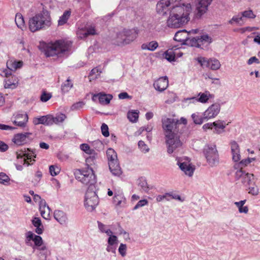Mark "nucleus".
Segmentation results:
<instances>
[{
    "mask_svg": "<svg viewBox=\"0 0 260 260\" xmlns=\"http://www.w3.org/2000/svg\"><path fill=\"white\" fill-rule=\"evenodd\" d=\"M172 8L167 20L169 27L178 28L186 24L189 20V15L191 8L189 4L185 5L181 0H172Z\"/></svg>",
    "mask_w": 260,
    "mask_h": 260,
    "instance_id": "f257e3e1",
    "label": "nucleus"
},
{
    "mask_svg": "<svg viewBox=\"0 0 260 260\" xmlns=\"http://www.w3.org/2000/svg\"><path fill=\"white\" fill-rule=\"evenodd\" d=\"M51 25V18L50 13L43 9L36 14L29 21V28L31 31L35 32L41 29L48 27Z\"/></svg>",
    "mask_w": 260,
    "mask_h": 260,
    "instance_id": "f03ea898",
    "label": "nucleus"
},
{
    "mask_svg": "<svg viewBox=\"0 0 260 260\" xmlns=\"http://www.w3.org/2000/svg\"><path fill=\"white\" fill-rule=\"evenodd\" d=\"M72 44V42L69 41L58 40L54 43H44L43 46L45 55L47 56H52L69 51Z\"/></svg>",
    "mask_w": 260,
    "mask_h": 260,
    "instance_id": "7ed1b4c3",
    "label": "nucleus"
},
{
    "mask_svg": "<svg viewBox=\"0 0 260 260\" xmlns=\"http://www.w3.org/2000/svg\"><path fill=\"white\" fill-rule=\"evenodd\" d=\"M75 175L78 180L85 185H92L95 182V176L92 169L89 167L84 169L77 170Z\"/></svg>",
    "mask_w": 260,
    "mask_h": 260,
    "instance_id": "20e7f679",
    "label": "nucleus"
},
{
    "mask_svg": "<svg viewBox=\"0 0 260 260\" xmlns=\"http://www.w3.org/2000/svg\"><path fill=\"white\" fill-rule=\"evenodd\" d=\"M162 125L166 137L177 134L179 132V122L175 119L164 118L162 119Z\"/></svg>",
    "mask_w": 260,
    "mask_h": 260,
    "instance_id": "39448f33",
    "label": "nucleus"
},
{
    "mask_svg": "<svg viewBox=\"0 0 260 260\" xmlns=\"http://www.w3.org/2000/svg\"><path fill=\"white\" fill-rule=\"evenodd\" d=\"M27 239L28 241H34L35 246H37L38 250L40 251L39 253L40 258H41V256L43 257L41 260H46L47 255H49L50 252L46 246L43 244L42 238L29 232L27 233Z\"/></svg>",
    "mask_w": 260,
    "mask_h": 260,
    "instance_id": "423d86ee",
    "label": "nucleus"
},
{
    "mask_svg": "<svg viewBox=\"0 0 260 260\" xmlns=\"http://www.w3.org/2000/svg\"><path fill=\"white\" fill-rule=\"evenodd\" d=\"M99 204V199L95 192L88 189L85 194L84 205L87 210L93 211Z\"/></svg>",
    "mask_w": 260,
    "mask_h": 260,
    "instance_id": "0eeeda50",
    "label": "nucleus"
},
{
    "mask_svg": "<svg viewBox=\"0 0 260 260\" xmlns=\"http://www.w3.org/2000/svg\"><path fill=\"white\" fill-rule=\"evenodd\" d=\"M203 152L207 161L210 165H214L218 161V154L215 145L206 146Z\"/></svg>",
    "mask_w": 260,
    "mask_h": 260,
    "instance_id": "6e6552de",
    "label": "nucleus"
},
{
    "mask_svg": "<svg viewBox=\"0 0 260 260\" xmlns=\"http://www.w3.org/2000/svg\"><path fill=\"white\" fill-rule=\"evenodd\" d=\"M212 42V38L209 36L205 35L202 36L200 38H193L189 40V44L193 47L203 49L207 47Z\"/></svg>",
    "mask_w": 260,
    "mask_h": 260,
    "instance_id": "1a4fd4ad",
    "label": "nucleus"
},
{
    "mask_svg": "<svg viewBox=\"0 0 260 260\" xmlns=\"http://www.w3.org/2000/svg\"><path fill=\"white\" fill-rule=\"evenodd\" d=\"M166 143L168 145V152L172 153L177 148L182 146V143L177 134L173 135L170 137H166Z\"/></svg>",
    "mask_w": 260,
    "mask_h": 260,
    "instance_id": "9d476101",
    "label": "nucleus"
},
{
    "mask_svg": "<svg viewBox=\"0 0 260 260\" xmlns=\"http://www.w3.org/2000/svg\"><path fill=\"white\" fill-rule=\"evenodd\" d=\"M197 60L203 67H207L212 70H217L220 67L219 61L216 59H208L203 57H199Z\"/></svg>",
    "mask_w": 260,
    "mask_h": 260,
    "instance_id": "9b49d317",
    "label": "nucleus"
},
{
    "mask_svg": "<svg viewBox=\"0 0 260 260\" xmlns=\"http://www.w3.org/2000/svg\"><path fill=\"white\" fill-rule=\"evenodd\" d=\"M16 156L17 158H24V164L28 166L32 164V161H34V157H36V155L32 151H30L29 149L26 150H20L16 152Z\"/></svg>",
    "mask_w": 260,
    "mask_h": 260,
    "instance_id": "f8f14e48",
    "label": "nucleus"
},
{
    "mask_svg": "<svg viewBox=\"0 0 260 260\" xmlns=\"http://www.w3.org/2000/svg\"><path fill=\"white\" fill-rule=\"evenodd\" d=\"M31 136L32 133L28 132L18 133L14 136L12 141L16 145H23L26 144L30 140V137Z\"/></svg>",
    "mask_w": 260,
    "mask_h": 260,
    "instance_id": "ddd939ff",
    "label": "nucleus"
},
{
    "mask_svg": "<svg viewBox=\"0 0 260 260\" xmlns=\"http://www.w3.org/2000/svg\"><path fill=\"white\" fill-rule=\"evenodd\" d=\"M183 53L177 48H172L167 50L162 55L164 58L169 61L175 60L176 58L182 56Z\"/></svg>",
    "mask_w": 260,
    "mask_h": 260,
    "instance_id": "4468645a",
    "label": "nucleus"
},
{
    "mask_svg": "<svg viewBox=\"0 0 260 260\" xmlns=\"http://www.w3.org/2000/svg\"><path fill=\"white\" fill-rule=\"evenodd\" d=\"M220 106L218 104H214L210 106L204 112V118L208 120L216 116L219 113Z\"/></svg>",
    "mask_w": 260,
    "mask_h": 260,
    "instance_id": "2eb2a0df",
    "label": "nucleus"
},
{
    "mask_svg": "<svg viewBox=\"0 0 260 260\" xmlns=\"http://www.w3.org/2000/svg\"><path fill=\"white\" fill-rule=\"evenodd\" d=\"M236 176L242 178V182L246 186H250L254 183L253 175L252 174L245 173L242 169L237 171Z\"/></svg>",
    "mask_w": 260,
    "mask_h": 260,
    "instance_id": "dca6fc26",
    "label": "nucleus"
},
{
    "mask_svg": "<svg viewBox=\"0 0 260 260\" xmlns=\"http://www.w3.org/2000/svg\"><path fill=\"white\" fill-rule=\"evenodd\" d=\"M172 0H160L158 2L156 5V11L160 15H164L166 14L168 10V7L170 9L172 8Z\"/></svg>",
    "mask_w": 260,
    "mask_h": 260,
    "instance_id": "f3484780",
    "label": "nucleus"
},
{
    "mask_svg": "<svg viewBox=\"0 0 260 260\" xmlns=\"http://www.w3.org/2000/svg\"><path fill=\"white\" fill-rule=\"evenodd\" d=\"M112 98L113 96L111 94H107L103 92H100L93 94L92 100L94 102H96L98 100L99 103L104 105L108 104Z\"/></svg>",
    "mask_w": 260,
    "mask_h": 260,
    "instance_id": "a211bd4d",
    "label": "nucleus"
},
{
    "mask_svg": "<svg viewBox=\"0 0 260 260\" xmlns=\"http://www.w3.org/2000/svg\"><path fill=\"white\" fill-rule=\"evenodd\" d=\"M168 85L169 80L167 77H160L155 81L153 83L154 88L159 92L164 91L167 89Z\"/></svg>",
    "mask_w": 260,
    "mask_h": 260,
    "instance_id": "6ab92c4d",
    "label": "nucleus"
},
{
    "mask_svg": "<svg viewBox=\"0 0 260 260\" xmlns=\"http://www.w3.org/2000/svg\"><path fill=\"white\" fill-rule=\"evenodd\" d=\"M53 116L51 115L41 116L40 117H35L33 119V123L35 125L42 124L49 125L53 124Z\"/></svg>",
    "mask_w": 260,
    "mask_h": 260,
    "instance_id": "aec40b11",
    "label": "nucleus"
},
{
    "mask_svg": "<svg viewBox=\"0 0 260 260\" xmlns=\"http://www.w3.org/2000/svg\"><path fill=\"white\" fill-rule=\"evenodd\" d=\"M28 117L26 114H18L15 117L13 123L16 126L24 127L28 121Z\"/></svg>",
    "mask_w": 260,
    "mask_h": 260,
    "instance_id": "412c9836",
    "label": "nucleus"
},
{
    "mask_svg": "<svg viewBox=\"0 0 260 260\" xmlns=\"http://www.w3.org/2000/svg\"><path fill=\"white\" fill-rule=\"evenodd\" d=\"M122 32L126 36V39L124 40V42L129 43V44L134 41L138 35V30L135 28L131 29H124Z\"/></svg>",
    "mask_w": 260,
    "mask_h": 260,
    "instance_id": "4be33fe9",
    "label": "nucleus"
},
{
    "mask_svg": "<svg viewBox=\"0 0 260 260\" xmlns=\"http://www.w3.org/2000/svg\"><path fill=\"white\" fill-rule=\"evenodd\" d=\"M19 84V79L15 75H13L8 79H5L4 87L5 88L15 89Z\"/></svg>",
    "mask_w": 260,
    "mask_h": 260,
    "instance_id": "5701e85b",
    "label": "nucleus"
},
{
    "mask_svg": "<svg viewBox=\"0 0 260 260\" xmlns=\"http://www.w3.org/2000/svg\"><path fill=\"white\" fill-rule=\"evenodd\" d=\"M231 151L233 155V159L237 162L240 159V148L238 143L235 141L230 143Z\"/></svg>",
    "mask_w": 260,
    "mask_h": 260,
    "instance_id": "b1692460",
    "label": "nucleus"
},
{
    "mask_svg": "<svg viewBox=\"0 0 260 260\" xmlns=\"http://www.w3.org/2000/svg\"><path fill=\"white\" fill-rule=\"evenodd\" d=\"M40 211L41 216L45 219L49 220L50 218L51 210L49 206L46 205L45 201L41 202Z\"/></svg>",
    "mask_w": 260,
    "mask_h": 260,
    "instance_id": "393cba45",
    "label": "nucleus"
},
{
    "mask_svg": "<svg viewBox=\"0 0 260 260\" xmlns=\"http://www.w3.org/2000/svg\"><path fill=\"white\" fill-rule=\"evenodd\" d=\"M109 169L113 175L119 176L122 174V170L120 167L118 160L111 161L108 164Z\"/></svg>",
    "mask_w": 260,
    "mask_h": 260,
    "instance_id": "a878e982",
    "label": "nucleus"
},
{
    "mask_svg": "<svg viewBox=\"0 0 260 260\" xmlns=\"http://www.w3.org/2000/svg\"><path fill=\"white\" fill-rule=\"evenodd\" d=\"M179 167L185 174L189 176H192L194 170V168L190 164L189 161L179 162Z\"/></svg>",
    "mask_w": 260,
    "mask_h": 260,
    "instance_id": "bb28decb",
    "label": "nucleus"
},
{
    "mask_svg": "<svg viewBox=\"0 0 260 260\" xmlns=\"http://www.w3.org/2000/svg\"><path fill=\"white\" fill-rule=\"evenodd\" d=\"M214 95L211 94L209 91H205L204 92H200L198 94V97L196 99L197 102L205 104L208 102V101L213 99Z\"/></svg>",
    "mask_w": 260,
    "mask_h": 260,
    "instance_id": "cd10ccee",
    "label": "nucleus"
},
{
    "mask_svg": "<svg viewBox=\"0 0 260 260\" xmlns=\"http://www.w3.org/2000/svg\"><path fill=\"white\" fill-rule=\"evenodd\" d=\"M174 40L179 42H184L188 40V34L185 30L178 31L175 35Z\"/></svg>",
    "mask_w": 260,
    "mask_h": 260,
    "instance_id": "c85d7f7f",
    "label": "nucleus"
},
{
    "mask_svg": "<svg viewBox=\"0 0 260 260\" xmlns=\"http://www.w3.org/2000/svg\"><path fill=\"white\" fill-rule=\"evenodd\" d=\"M23 62L22 61H16L14 60H9L7 62V68L10 70L16 71L17 69L22 67Z\"/></svg>",
    "mask_w": 260,
    "mask_h": 260,
    "instance_id": "c756f323",
    "label": "nucleus"
},
{
    "mask_svg": "<svg viewBox=\"0 0 260 260\" xmlns=\"http://www.w3.org/2000/svg\"><path fill=\"white\" fill-rule=\"evenodd\" d=\"M212 1V0H200L197 7L198 12L201 14L204 13L206 12L208 6L211 4Z\"/></svg>",
    "mask_w": 260,
    "mask_h": 260,
    "instance_id": "7c9ffc66",
    "label": "nucleus"
},
{
    "mask_svg": "<svg viewBox=\"0 0 260 260\" xmlns=\"http://www.w3.org/2000/svg\"><path fill=\"white\" fill-rule=\"evenodd\" d=\"M158 47V44L156 41H152L149 42L145 43L141 45L142 50H148L153 51Z\"/></svg>",
    "mask_w": 260,
    "mask_h": 260,
    "instance_id": "2f4dec72",
    "label": "nucleus"
},
{
    "mask_svg": "<svg viewBox=\"0 0 260 260\" xmlns=\"http://www.w3.org/2000/svg\"><path fill=\"white\" fill-rule=\"evenodd\" d=\"M54 218L60 224H64L67 220V217L65 213L60 210H56L54 213Z\"/></svg>",
    "mask_w": 260,
    "mask_h": 260,
    "instance_id": "473e14b6",
    "label": "nucleus"
},
{
    "mask_svg": "<svg viewBox=\"0 0 260 260\" xmlns=\"http://www.w3.org/2000/svg\"><path fill=\"white\" fill-rule=\"evenodd\" d=\"M32 222L34 226L36 228V232L38 234H41L43 232V225H42L41 219L38 217H35Z\"/></svg>",
    "mask_w": 260,
    "mask_h": 260,
    "instance_id": "72a5a7b5",
    "label": "nucleus"
},
{
    "mask_svg": "<svg viewBox=\"0 0 260 260\" xmlns=\"http://www.w3.org/2000/svg\"><path fill=\"white\" fill-rule=\"evenodd\" d=\"M106 154L108 164L111 161L114 162L118 160L117 153L114 149L112 148L108 149Z\"/></svg>",
    "mask_w": 260,
    "mask_h": 260,
    "instance_id": "f704fd0d",
    "label": "nucleus"
},
{
    "mask_svg": "<svg viewBox=\"0 0 260 260\" xmlns=\"http://www.w3.org/2000/svg\"><path fill=\"white\" fill-rule=\"evenodd\" d=\"M139 112L138 110H132L128 112L127 117L132 122H136L139 118Z\"/></svg>",
    "mask_w": 260,
    "mask_h": 260,
    "instance_id": "c9c22d12",
    "label": "nucleus"
},
{
    "mask_svg": "<svg viewBox=\"0 0 260 260\" xmlns=\"http://www.w3.org/2000/svg\"><path fill=\"white\" fill-rule=\"evenodd\" d=\"M125 39H126V36L122 31L117 34V37L115 39V43L117 45H124L129 44V43L124 42V40Z\"/></svg>",
    "mask_w": 260,
    "mask_h": 260,
    "instance_id": "e433bc0d",
    "label": "nucleus"
},
{
    "mask_svg": "<svg viewBox=\"0 0 260 260\" xmlns=\"http://www.w3.org/2000/svg\"><path fill=\"white\" fill-rule=\"evenodd\" d=\"M15 23L18 27L23 29L25 26V22L21 14L17 13L15 16Z\"/></svg>",
    "mask_w": 260,
    "mask_h": 260,
    "instance_id": "4c0bfd02",
    "label": "nucleus"
},
{
    "mask_svg": "<svg viewBox=\"0 0 260 260\" xmlns=\"http://www.w3.org/2000/svg\"><path fill=\"white\" fill-rule=\"evenodd\" d=\"M71 13L70 11H66L63 15L59 18L58 21V25H62L66 23L71 15Z\"/></svg>",
    "mask_w": 260,
    "mask_h": 260,
    "instance_id": "58836bf2",
    "label": "nucleus"
},
{
    "mask_svg": "<svg viewBox=\"0 0 260 260\" xmlns=\"http://www.w3.org/2000/svg\"><path fill=\"white\" fill-rule=\"evenodd\" d=\"M191 117L193 122L197 124H201L204 120H206L205 118H204V113L203 116L199 115L198 113H194L192 114Z\"/></svg>",
    "mask_w": 260,
    "mask_h": 260,
    "instance_id": "ea45409f",
    "label": "nucleus"
},
{
    "mask_svg": "<svg viewBox=\"0 0 260 260\" xmlns=\"http://www.w3.org/2000/svg\"><path fill=\"white\" fill-rule=\"evenodd\" d=\"M169 197L172 198V199H178L179 200H181L180 197L178 195L172 196L171 194H170L169 193H166L165 195H164V196H160V195L156 197V201L157 202H160L164 199H166L167 200H169Z\"/></svg>",
    "mask_w": 260,
    "mask_h": 260,
    "instance_id": "a19ab883",
    "label": "nucleus"
},
{
    "mask_svg": "<svg viewBox=\"0 0 260 260\" xmlns=\"http://www.w3.org/2000/svg\"><path fill=\"white\" fill-rule=\"evenodd\" d=\"M213 124H214L215 129L217 131H218L219 129L223 130L225 127V122L224 121L219 120L213 122ZM217 133L219 132H217Z\"/></svg>",
    "mask_w": 260,
    "mask_h": 260,
    "instance_id": "79ce46f5",
    "label": "nucleus"
},
{
    "mask_svg": "<svg viewBox=\"0 0 260 260\" xmlns=\"http://www.w3.org/2000/svg\"><path fill=\"white\" fill-rule=\"evenodd\" d=\"M73 86L71 81L68 79L61 86V90L63 92H68Z\"/></svg>",
    "mask_w": 260,
    "mask_h": 260,
    "instance_id": "37998d69",
    "label": "nucleus"
},
{
    "mask_svg": "<svg viewBox=\"0 0 260 260\" xmlns=\"http://www.w3.org/2000/svg\"><path fill=\"white\" fill-rule=\"evenodd\" d=\"M80 149L88 154H94L95 151L90 148V146L87 144H82L80 145Z\"/></svg>",
    "mask_w": 260,
    "mask_h": 260,
    "instance_id": "c03bdc74",
    "label": "nucleus"
},
{
    "mask_svg": "<svg viewBox=\"0 0 260 260\" xmlns=\"http://www.w3.org/2000/svg\"><path fill=\"white\" fill-rule=\"evenodd\" d=\"M49 171L52 176H55L60 173V168L57 165H52L49 167Z\"/></svg>",
    "mask_w": 260,
    "mask_h": 260,
    "instance_id": "a18cd8bd",
    "label": "nucleus"
},
{
    "mask_svg": "<svg viewBox=\"0 0 260 260\" xmlns=\"http://www.w3.org/2000/svg\"><path fill=\"white\" fill-rule=\"evenodd\" d=\"M66 115L60 113L56 116V117H53V123H58L59 122H62L66 118Z\"/></svg>",
    "mask_w": 260,
    "mask_h": 260,
    "instance_id": "49530a36",
    "label": "nucleus"
},
{
    "mask_svg": "<svg viewBox=\"0 0 260 260\" xmlns=\"http://www.w3.org/2000/svg\"><path fill=\"white\" fill-rule=\"evenodd\" d=\"M9 69H3L0 70V75L2 76L5 77L6 79L10 78L12 76L11 71Z\"/></svg>",
    "mask_w": 260,
    "mask_h": 260,
    "instance_id": "de8ad7c7",
    "label": "nucleus"
},
{
    "mask_svg": "<svg viewBox=\"0 0 260 260\" xmlns=\"http://www.w3.org/2000/svg\"><path fill=\"white\" fill-rule=\"evenodd\" d=\"M10 178L5 173H0V183L7 184L9 183Z\"/></svg>",
    "mask_w": 260,
    "mask_h": 260,
    "instance_id": "09e8293b",
    "label": "nucleus"
},
{
    "mask_svg": "<svg viewBox=\"0 0 260 260\" xmlns=\"http://www.w3.org/2000/svg\"><path fill=\"white\" fill-rule=\"evenodd\" d=\"M90 156L86 159V162L89 165H92L94 164V160L97 156L98 154L94 152V154H89Z\"/></svg>",
    "mask_w": 260,
    "mask_h": 260,
    "instance_id": "8fccbe9b",
    "label": "nucleus"
},
{
    "mask_svg": "<svg viewBox=\"0 0 260 260\" xmlns=\"http://www.w3.org/2000/svg\"><path fill=\"white\" fill-rule=\"evenodd\" d=\"M77 35L78 37L81 39H85L88 37L85 29H81L78 30L77 32Z\"/></svg>",
    "mask_w": 260,
    "mask_h": 260,
    "instance_id": "3c124183",
    "label": "nucleus"
},
{
    "mask_svg": "<svg viewBox=\"0 0 260 260\" xmlns=\"http://www.w3.org/2000/svg\"><path fill=\"white\" fill-rule=\"evenodd\" d=\"M242 16L249 18H254L255 17V15L252 10L245 11L242 13Z\"/></svg>",
    "mask_w": 260,
    "mask_h": 260,
    "instance_id": "603ef678",
    "label": "nucleus"
},
{
    "mask_svg": "<svg viewBox=\"0 0 260 260\" xmlns=\"http://www.w3.org/2000/svg\"><path fill=\"white\" fill-rule=\"evenodd\" d=\"M138 146L139 148L142 151L144 152H147L149 150V148L145 144V143L142 141H140L138 143Z\"/></svg>",
    "mask_w": 260,
    "mask_h": 260,
    "instance_id": "864d4df0",
    "label": "nucleus"
},
{
    "mask_svg": "<svg viewBox=\"0 0 260 260\" xmlns=\"http://www.w3.org/2000/svg\"><path fill=\"white\" fill-rule=\"evenodd\" d=\"M108 130L109 128L108 126L106 124L103 123L101 126V131L103 136L106 137L109 136V133Z\"/></svg>",
    "mask_w": 260,
    "mask_h": 260,
    "instance_id": "5fc2aeb1",
    "label": "nucleus"
},
{
    "mask_svg": "<svg viewBox=\"0 0 260 260\" xmlns=\"http://www.w3.org/2000/svg\"><path fill=\"white\" fill-rule=\"evenodd\" d=\"M51 98V94L49 93L43 92L41 96V100L42 102H46Z\"/></svg>",
    "mask_w": 260,
    "mask_h": 260,
    "instance_id": "6e6d98bb",
    "label": "nucleus"
},
{
    "mask_svg": "<svg viewBox=\"0 0 260 260\" xmlns=\"http://www.w3.org/2000/svg\"><path fill=\"white\" fill-rule=\"evenodd\" d=\"M86 34L88 36L89 35H94L96 34V30L95 27L93 26H90L85 28Z\"/></svg>",
    "mask_w": 260,
    "mask_h": 260,
    "instance_id": "4d7b16f0",
    "label": "nucleus"
},
{
    "mask_svg": "<svg viewBox=\"0 0 260 260\" xmlns=\"http://www.w3.org/2000/svg\"><path fill=\"white\" fill-rule=\"evenodd\" d=\"M126 246L125 244H121L119 247L118 251L120 253V254L122 256H124L126 254Z\"/></svg>",
    "mask_w": 260,
    "mask_h": 260,
    "instance_id": "13d9d810",
    "label": "nucleus"
},
{
    "mask_svg": "<svg viewBox=\"0 0 260 260\" xmlns=\"http://www.w3.org/2000/svg\"><path fill=\"white\" fill-rule=\"evenodd\" d=\"M123 197L120 195H115L114 197V202L116 205H120L122 202Z\"/></svg>",
    "mask_w": 260,
    "mask_h": 260,
    "instance_id": "bf43d9fd",
    "label": "nucleus"
},
{
    "mask_svg": "<svg viewBox=\"0 0 260 260\" xmlns=\"http://www.w3.org/2000/svg\"><path fill=\"white\" fill-rule=\"evenodd\" d=\"M148 204V201L146 200H142L139 201L137 205L135 206L134 209H137L141 207H142Z\"/></svg>",
    "mask_w": 260,
    "mask_h": 260,
    "instance_id": "052dcab7",
    "label": "nucleus"
},
{
    "mask_svg": "<svg viewBox=\"0 0 260 260\" xmlns=\"http://www.w3.org/2000/svg\"><path fill=\"white\" fill-rule=\"evenodd\" d=\"M117 241V237L116 236H112L109 237L108 243L109 245H113Z\"/></svg>",
    "mask_w": 260,
    "mask_h": 260,
    "instance_id": "680f3d73",
    "label": "nucleus"
},
{
    "mask_svg": "<svg viewBox=\"0 0 260 260\" xmlns=\"http://www.w3.org/2000/svg\"><path fill=\"white\" fill-rule=\"evenodd\" d=\"M254 62L256 63H259V60L255 56L251 57L247 61V63L249 65L252 64Z\"/></svg>",
    "mask_w": 260,
    "mask_h": 260,
    "instance_id": "e2e57ef3",
    "label": "nucleus"
},
{
    "mask_svg": "<svg viewBox=\"0 0 260 260\" xmlns=\"http://www.w3.org/2000/svg\"><path fill=\"white\" fill-rule=\"evenodd\" d=\"M84 104L82 102L77 103L72 106V109L73 110L77 109L80 108H82L84 106Z\"/></svg>",
    "mask_w": 260,
    "mask_h": 260,
    "instance_id": "0e129e2a",
    "label": "nucleus"
},
{
    "mask_svg": "<svg viewBox=\"0 0 260 260\" xmlns=\"http://www.w3.org/2000/svg\"><path fill=\"white\" fill-rule=\"evenodd\" d=\"M249 193L252 194L253 195H256L258 193V189L257 187H249Z\"/></svg>",
    "mask_w": 260,
    "mask_h": 260,
    "instance_id": "69168bd1",
    "label": "nucleus"
},
{
    "mask_svg": "<svg viewBox=\"0 0 260 260\" xmlns=\"http://www.w3.org/2000/svg\"><path fill=\"white\" fill-rule=\"evenodd\" d=\"M140 184L144 191H148V187L147 186V184L145 181L142 182L141 183H140Z\"/></svg>",
    "mask_w": 260,
    "mask_h": 260,
    "instance_id": "338daca9",
    "label": "nucleus"
},
{
    "mask_svg": "<svg viewBox=\"0 0 260 260\" xmlns=\"http://www.w3.org/2000/svg\"><path fill=\"white\" fill-rule=\"evenodd\" d=\"M118 97L120 99H125L127 98H129V96L127 94V92H121L118 95Z\"/></svg>",
    "mask_w": 260,
    "mask_h": 260,
    "instance_id": "774afa93",
    "label": "nucleus"
}]
</instances>
